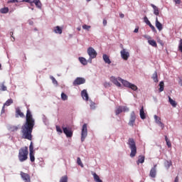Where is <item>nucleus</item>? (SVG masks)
Returning a JSON list of instances; mask_svg holds the SVG:
<instances>
[{"label": "nucleus", "instance_id": "nucleus-51", "mask_svg": "<svg viewBox=\"0 0 182 182\" xmlns=\"http://www.w3.org/2000/svg\"><path fill=\"white\" fill-rule=\"evenodd\" d=\"M92 59H95V58L90 57L87 62H88V63H92Z\"/></svg>", "mask_w": 182, "mask_h": 182}, {"label": "nucleus", "instance_id": "nucleus-12", "mask_svg": "<svg viewBox=\"0 0 182 182\" xmlns=\"http://www.w3.org/2000/svg\"><path fill=\"white\" fill-rule=\"evenodd\" d=\"M90 58H96V56H97V53L96 52V50H95V48H93V47H90L87 48V50Z\"/></svg>", "mask_w": 182, "mask_h": 182}, {"label": "nucleus", "instance_id": "nucleus-44", "mask_svg": "<svg viewBox=\"0 0 182 182\" xmlns=\"http://www.w3.org/2000/svg\"><path fill=\"white\" fill-rule=\"evenodd\" d=\"M50 79H51L53 85H56V86H58V81L56 80L55 78H54L53 76H50Z\"/></svg>", "mask_w": 182, "mask_h": 182}, {"label": "nucleus", "instance_id": "nucleus-21", "mask_svg": "<svg viewBox=\"0 0 182 182\" xmlns=\"http://www.w3.org/2000/svg\"><path fill=\"white\" fill-rule=\"evenodd\" d=\"M24 117L25 115L23 114L22 112H21V109H19V107H17L16 109V117Z\"/></svg>", "mask_w": 182, "mask_h": 182}, {"label": "nucleus", "instance_id": "nucleus-54", "mask_svg": "<svg viewBox=\"0 0 182 182\" xmlns=\"http://www.w3.org/2000/svg\"><path fill=\"white\" fill-rule=\"evenodd\" d=\"M3 113H5V105H3L2 109H1V114Z\"/></svg>", "mask_w": 182, "mask_h": 182}, {"label": "nucleus", "instance_id": "nucleus-52", "mask_svg": "<svg viewBox=\"0 0 182 182\" xmlns=\"http://www.w3.org/2000/svg\"><path fill=\"white\" fill-rule=\"evenodd\" d=\"M95 102H91V104H90V108L91 109H95Z\"/></svg>", "mask_w": 182, "mask_h": 182}, {"label": "nucleus", "instance_id": "nucleus-28", "mask_svg": "<svg viewBox=\"0 0 182 182\" xmlns=\"http://www.w3.org/2000/svg\"><path fill=\"white\" fill-rule=\"evenodd\" d=\"M79 61L80 62V63H82V65H87V60H86V58H83V57H79Z\"/></svg>", "mask_w": 182, "mask_h": 182}, {"label": "nucleus", "instance_id": "nucleus-58", "mask_svg": "<svg viewBox=\"0 0 182 182\" xmlns=\"http://www.w3.org/2000/svg\"><path fill=\"white\" fill-rule=\"evenodd\" d=\"M134 32V33H137V32H139V28H135Z\"/></svg>", "mask_w": 182, "mask_h": 182}, {"label": "nucleus", "instance_id": "nucleus-13", "mask_svg": "<svg viewBox=\"0 0 182 182\" xmlns=\"http://www.w3.org/2000/svg\"><path fill=\"white\" fill-rule=\"evenodd\" d=\"M63 132L65 134L66 137H72L73 136V132L70 129L66 127H62Z\"/></svg>", "mask_w": 182, "mask_h": 182}, {"label": "nucleus", "instance_id": "nucleus-39", "mask_svg": "<svg viewBox=\"0 0 182 182\" xmlns=\"http://www.w3.org/2000/svg\"><path fill=\"white\" fill-rule=\"evenodd\" d=\"M43 123L46 125V124H49V122L48 121V118L46 117V116H45L44 114H43Z\"/></svg>", "mask_w": 182, "mask_h": 182}, {"label": "nucleus", "instance_id": "nucleus-49", "mask_svg": "<svg viewBox=\"0 0 182 182\" xmlns=\"http://www.w3.org/2000/svg\"><path fill=\"white\" fill-rule=\"evenodd\" d=\"M104 86L105 87H110V82H105Z\"/></svg>", "mask_w": 182, "mask_h": 182}, {"label": "nucleus", "instance_id": "nucleus-55", "mask_svg": "<svg viewBox=\"0 0 182 182\" xmlns=\"http://www.w3.org/2000/svg\"><path fill=\"white\" fill-rule=\"evenodd\" d=\"M103 25L104 26H106V25H107V21H106L105 19L103 20Z\"/></svg>", "mask_w": 182, "mask_h": 182}, {"label": "nucleus", "instance_id": "nucleus-20", "mask_svg": "<svg viewBox=\"0 0 182 182\" xmlns=\"http://www.w3.org/2000/svg\"><path fill=\"white\" fill-rule=\"evenodd\" d=\"M139 115H140V118L142 120H144V119H146V113H144V107H141V108L140 109Z\"/></svg>", "mask_w": 182, "mask_h": 182}, {"label": "nucleus", "instance_id": "nucleus-5", "mask_svg": "<svg viewBox=\"0 0 182 182\" xmlns=\"http://www.w3.org/2000/svg\"><path fill=\"white\" fill-rule=\"evenodd\" d=\"M130 109L127 106H119L115 109L116 116H119L120 113H126L129 112Z\"/></svg>", "mask_w": 182, "mask_h": 182}, {"label": "nucleus", "instance_id": "nucleus-4", "mask_svg": "<svg viewBox=\"0 0 182 182\" xmlns=\"http://www.w3.org/2000/svg\"><path fill=\"white\" fill-rule=\"evenodd\" d=\"M118 80L121 82L125 87H129V89H132V90L134 91L137 90V86H136V85L132 84L129 81L122 79L120 77H118Z\"/></svg>", "mask_w": 182, "mask_h": 182}, {"label": "nucleus", "instance_id": "nucleus-7", "mask_svg": "<svg viewBox=\"0 0 182 182\" xmlns=\"http://www.w3.org/2000/svg\"><path fill=\"white\" fill-rule=\"evenodd\" d=\"M120 55L122 59H123L124 60H129V58H130V53L126 48H123L120 51Z\"/></svg>", "mask_w": 182, "mask_h": 182}, {"label": "nucleus", "instance_id": "nucleus-3", "mask_svg": "<svg viewBox=\"0 0 182 182\" xmlns=\"http://www.w3.org/2000/svg\"><path fill=\"white\" fill-rule=\"evenodd\" d=\"M29 154V151L28 146L21 147L18 151V160L21 163L26 161L28 160V155Z\"/></svg>", "mask_w": 182, "mask_h": 182}, {"label": "nucleus", "instance_id": "nucleus-32", "mask_svg": "<svg viewBox=\"0 0 182 182\" xmlns=\"http://www.w3.org/2000/svg\"><path fill=\"white\" fill-rule=\"evenodd\" d=\"M18 129L19 126H10L9 127V130H10V132H18Z\"/></svg>", "mask_w": 182, "mask_h": 182}, {"label": "nucleus", "instance_id": "nucleus-36", "mask_svg": "<svg viewBox=\"0 0 182 182\" xmlns=\"http://www.w3.org/2000/svg\"><path fill=\"white\" fill-rule=\"evenodd\" d=\"M154 120H155V123H156V124H158V123H160L161 122V118H160L157 115H154Z\"/></svg>", "mask_w": 182, "mask_h": 182}, {"label": "nucleus", "instance_id": "nucleus-43", "mask_svg": "<svg viewBox=\"0 0 182 182\" xmlns=\"http://www.w3.org/2000/svg\"><path fill=\"white\" fill-rule=\"evenodd\" d=\"M144 22L146 23V24L148 25V26L151 24L150 21H149V18H147V16L144 17Z\"/></svg>", "mask_w": 182, "mask_h": 182}, {"label": "nucleus", "instance_id": "nucleus-45", "mask_svg": "<svg viewBox=\"0 0 182 182\" xmlns=\"http://www.w3.org/2000/svg\"><path fill=\"white\" fill-rule=\"evenodd\" d=\"M148 26H149V28H151V29L153 32H154L155 33H157V30H156V27H154V26L151 25V23Z\"/></svg>", "mask_w": 182, "mask_h": 182}, {"label": "nucleus", "instance_id": "nucleus-15", "mask_svg": "<svg viewBox=\"0 0 182 182\" xmlns=\"http://www.w3.org/2000/svg\"><path fill=\"white\" fill-rule=\"evenodd\" d=\"M111 82L115 85V86H117V87H121L122 84H120L119 82V78H116V77H111Z\"/></svg>", "mask_w": 182, "mask_h": 182}, {"label": "nucleus", "instance_id": "nucleus-14", "mask_svg": "<svg viewBox=\"0 0 182 182\" xmlns=\"http://www.w3.org/2000/svg\"><path fill=\"white\" fill-rule=\"evenodd\" d=\"M20 176H21L23 181H24V182H31V176H29V174L23 173V171H21L20 173Z\"/></svg>", "mask_w": 182, "mask_h": 182}, {"label": "nucleus", "instance_id": "nucleus-23", "mask_svg": "<svg viewBox=\"0 0 182 182\" xmlns=\"http://www.w3.org/2000/svg\"><path fill=\"white\" fill-rule=\"evenodd\" d=\"M144 156L143 155H140L138 158V160L136 161V164L139 166V164H143V163H144Z\"/></svg>", "mask_w": 182, "mask_h": 182}, {"label": "nucleus", "instance_id": "nucleus-62", "mask_svg": "<svg viewBox=\"0 0 182 182\" xmlns=\"http://www.w3.org/2000/svg\"><path fill=\"white\" fill-rule=\"evenodd\" d=\"M179 85H180V86H182V80H179Z\"/></svg>", "mask_w": 182, "mask_h": 182}, {"label": "nucleus", "instance_id": "nucleus-8", "mask_svg": "<svg viewBox=\"0 0 182 182\" xmlns=\"http://www.w3.org/2000/svg\"><path fill=\"white\" fill-rule=\"evenodd\" d=\"M135 123H136V113L134 112V111H132L130 114V117H129V121L128 122V124L131 127H134Z\"/></svg>", "mask_w": 182, "mask_h": 182}, {"label": "nucleus", "instance_id": "nucleus-29", "mask_svg": "<svg viewBox=\"0 0 182 182\" xmlns=\"http://www.w3.org/2000/svg\"><path fill=\"white\" fill-rule=\"evenodd\" d=\"M152 79L155 83H157L159 82V78L157 76V71H155L152 75Z\"/></svg>", "mask_w": 182, "mask_h": 182}, {"label": "nucleus", "instance_id": "nucleus-47", "mask_svg": "<svg viewBox=\"0 0 182 182\" xmlns=\"http://www.w3.org/2000/svg\"><path fill=\"white\" fill-rule=\"evenodd\" d=\"M56 130L58 133H63V131H62V129L59 126H56Z\"/></svg>", "mask_w": 182, "mask_h": 182}, {"label": "nucleus", "instance_id": "nucleus-64", "mask_svg": "<svg viewBox=\"0 0 182 182\" xmlns=\"http://www.w3.org/2000/svg\"><path fill=\"white\" fill-rule=\"evenodd\" d=\"M120 48H121V49H122V50H123V49H124V48L123 47L122 44H120Z\"/></svg>", "mask_w": 182, "mask_h": 182}, {"label": "nucleus", "instance_id": "nucleus-60", "mask_svg": "<svg viewBox=\"0 0 182 182\" xmlns=\"http://www.w3.org/2000/svg\"><path fill=\"white\" fill-rule=\"evenodd\" d=\"M174 182H178V176L175 178Z\"/></svg>", "mask_w": 182, "mask_h": 182}, {"label": "nucleus", "instance_id": "nucleus-19", "mask_svg": "<svg viewBox=\"0 0 182 182\" xmlns=\"http://www.w3.org/2000/svg\"><path fill=\"white\" fill-rule=\"evenodd\" d=\"M151 6L154 9V15H156V16H159V15L160 14V12L159 11V7L156 6V5L153 4H151Z\"/></svg>", "mask_w": 182, "mask_h": 182}, {"label": "nucleus", "instance_id": "nucleus-18", "mask_svg": "<svg viewBox=\"0 0 182 182\" xmlns=\"http://www.w3.org/2000/svg\"><path fill=\"white\" fill-rule=\"evenodd\" d=\"M102 59L105 63H107V65H110V63H112V60H110V58H109V55H107V54H103Z\"/></svg>", "mask_w": 182, "mask_h": 182}, {"label": "nucleus", "instance_id": "nucleus-2", "mask_svg": "<svg viewBox=\"0 0 182 182\" xmlns=\"http://www.w3.org/2000/svg\"><path fill=\"white\" fill-rule=\"evenodd\" d=\"M129 149L131 150L130 157L133 159L136 157V154H137V146L136 145V140L133 138H129L128 141L127 142Z\"/></svg>", "mask_w": 182, "mask_h": 182}, {"label": "nucleus", "instance_id": "nucleus-11", "mask_svg": "<svg viewBox=\"0 0 182 182\" xmlns=\"http://www.w3.org/2000/svg\"><path fill=\"white\" fill-rule=\"evenodd\" d=\"M156 176H157V164L154 165L149 172V177L151 178H156Z\"/></svg>", "mask_w": 182, "mask_h": 182}, {"label": "nucleus", "instance_id": "nucleus-26", "mask_svg": "<svg viewBox=\"0 0 182 182\" xmlns=\"http://www.w3.org/2000/svg\"><path fill=\"white\" fill-rule=\"evenodd\" d=\"M35 4L36 6H37V8H39V9H41V8H42V3H41L40 0H33L32 1V4Z\"/></svg>", "mask_w": 182, "mask_h": 182}, {"label": "nucleus", "instance_id": "nucleus-46", "mask_svg": "<svg viewBox=\"0 0 182 182\" xmlns=\"http://www.w3.org/2000/svg\"><path fill=\"white\" fill-rule=\"evenodd\" d=\"M90 28V26H87L86 24L82 26V29H85V31H89Z\"/></svg>", "mask_w": 182, "mask_h": 182}, {"label": "nucleus", "instance_id": "nucleus-25", "mask_svg": "<svg viewBox=\"0 0 182 182\" xmlns=\"http://www.w3.org/2000/svg\"><path fill=\"white\" fill-rule=\"evenodd\" d=\"M92 174L94 177V180L95 182H103V181H102V179H100V178L96 174V173L92 172Z\"/></svg>", "mask_w": 182, "mask_h": 182}, {"label": "nucleus", "instance_id": "nucleus-6", "mask_svg": "<svg viewBox=\"0 0 182 182\" xmlns=\"http://www.w3.org/2000/svg\"><path fill=\"white\" fill-rule=\"evenodd\" d=\"M87 137V124H84L81 131V141L83 143L85 139Z\"/></svg>", "mask_w": 182, "mask_h": 182}, {"label": "nucleus", "instance_id": "nucleus-31", "mask_svg": "<svg viewBox=\"0 0 182 182\" xmlns=\"http://www.w3.org/2000/svg\"><path fill=\"white\" fill-rule=\"evenodd\" d=\"M148 43L153 46L154 48H157V43L154 40H149Z\"/></svg>", "mask_w": 182, "mask_h": 182}, {"label": "nucleus", "instance_id": "nucleus-42", "mask_svg": "<svg viewBox=\"0 0 182 182\" xmlns=\"http://www.w3.org/2000/svg\"><path fill=\"white\" fill-rule=\"evenodd\" d=\"M61 99L62 100H68V95H66V94H65V92H62L61 93Z\"/></svg>", "mask_w": 182, "mask_h": 182}, {"label": "nucleus", "instance_id": "nucleus-10", "mask_svg": "<svg viewBox=\"0 0 182 182\" xmlns=\"http://www.w3.org/2000/svg\"><path fill=\"white\" fill-rule=\"evenodd\" d=\"M29 156H30V161L31 163L35 161V154L33 153V143L31 141L29 146Z\"/></svg>", "mask_w": 182, "mask_h": 182}, {"label": "nucleus", "instance_id": "nucleus-9", "mask_svg": "<svg viewBox=\"0 0 182 182\" xmlns=\"http://www.w3.org/2000/svg\"><path fill=\"white\" fill-rule=\"evenodd\" d=\"M86 83V80L83 77H77L73 82V86H79Z\"/></svg>", "mask_w": 182, "mask_h": 182}, {"label": "nucleus", "instance_id": "nucleus-1", "mask_svg": "<svg viewBox=\"0 0 182 182\" xmlns=\"http://www.w3.org/2000/svg\"><path fill=\"white\" fill-rule=\"evenodd\" d=\"M35 126V119L32 117L31 110L28 109L26 117V122L21 126V137L26 140H32V132Z\"/></svg>", "mask_w": 182, "mask_h": 182}, {"label": "nucleus", "instance_id": "nucleus-30", "mask_svg": "<svg viewBox=\"0 0 182 182\" xmlns=\"http://www.w3.org/2000/svg\"><path fill=\"white\" fill-rule=\"evenodd\" d=\"M171 165H172L171 161H166L164 162V166L167 170H168L170 167H171Z\"/></svg>", "mask_w": 182, "mask_h": 182}, {"label": "nucleus", "instance_id": "nucleus-57", "mask_svg": "<svg viewBox=\"0 0 182 182\" xmlns=\"http://www.w3.org/2000/svg\"><path fill=\"white\" fill-rule=\"evenodd\" d=\"M23 2H28L29 4H32V1H31V0H23Z\"/></svg>", "mask_w": 182, "mask_h": 182}, {"label": "nucleus", "instance_id": "nucleus-24", "mask_svg": "<svg viewBox=\"0 0 182 182\" xmlns=\"http://www.w3.org/2000/svg\"><path fill=\"white\" fill-rule=\"evenodd\" d=\"M8 88L5 85V82L0 83V92H6Z\"/></svg>", "mask_w": 182, "mask_h": 182}, {"label": "nucleus", "instance_id": "nucleus-59", "mask_svg": "<svg viewBox=\"0 0 182 182\" xmlns=\"http://www.w3.org/2000/svg\"><path fill=\"white\" fill-rule=\"evenodd\" d=\"M10 2H11V4H14V3H15V2H18V0H10Z\"/></svg>", "mask_w": 182, "mask_h": 182}, {"label": "nucleus", "instance_id": "nucleus-53", "mask_svg": "<svg viewBox=\"0 0 182 182\" xmlns=\"http://www.w3.org/2000/svg\"><path fill=\"white\" fill-rule=\"evenodd\" d=\"M10 36H11V38H13L12 41L14 42V41H15V38L14 37V32H10Z\"/></svg>", "mask_w": 182, "mask_h": 182}, {"label": "nucleus", "instance_id": "nucleus-16", "mask_svg": "<svg viewBox=\"0 0 182 182\" xmlns=\"http://www.w3.org/2000/svg\"><path fill=\"white\" fill-rule=\"evenodd\" d=\"M81 96L84 100H86V102L89 100V94H87V90H83L81 92Z\"/></svg>", "mask_w": 182, "mask_h": 182}, {"label": "nucleus", "instance_id": "nucleus-27", "mask_svg": "<svg viewBox=\"0 0 182 182\" xmlns=\"http://www.w3.org/2000/svg\"><path fill=\"white\" fill-rule=\"evenodd\" d=\"M168 102L173 107H177V102H176L171 97H168Z\"/></svg>", "mask_w": 182, "mask_h": 182}, {"label": "nucleus", "instance_id": "nucleus-61", "mask_svg": "<svg viewBox=\"0 0 182 182\" xmlns=\"http://www.w3.org/2000/svg\"><path fill=\"white\" fill-rule=\"evenodd\" d=\"M119 16H120V18H124V14H119Z\"/></svg>", "mask_w": 182, "mask_h": 182}, {"label": "nucleus", "instance_id": "nucleus-35", "mask_svg": "<svg viewBox=\"0 0 182 182\" xmlns=\"http://www.w3.org/2000/svg\"><path fill=\"white\" fill-rule=\"evenodd\" d=\"M164 90V82L161 81L159 82V92H163Z\"/></svg>", "mask_w": 182, "mask_h": 182}, {"label": "nucleus", "instance_id": "nucleus-48", "mask_svg": "<svg viewBox=\"0 0 182 182\" xmlns=\"http://www.w3.org/2000/svg\"><path fill=\"white\" fill-rule=\"evenodd\" d=\"M157 124H158V126H159V127L161 128L162 130H163V129H164V124L163 122H161L158 123Z\"/></svg>", "mask_w": 182, "mask_h": 182}, {"label": "nucleus", "instance_id": "nucleus-37", "mask_svg": "<svg viewBox=\"0 0 182 182\" xmlns=\"http://www.w3.org/2000/svg\"><path fill=\"white\" fill-rule=\"evenodd\" d=\"M77 164H78V166H80V167L83 168V163H82V160L80 159V157H77Z\"/></svg>", "mask_w": 182, "mask_h": 182}, {"label": "nucleus", "instance_id": "nucleus-38", "mask_svg": "<svg viewBox=\"0 0 182 182\" xmlns=\"http://www.w3.org/2000/svg\"><path fill=\"white\" fill-rule=\"evenodd\" d=\"M59 182H68V176H62Z\"/></svg>", "mask_w": 182, "mask_h": 182}, {"label": "nucleus", "instance_id": "nucleus-17", "mask_svg": "<svg viewBox=\"0 0 182 182\" xmlns=\"http://www.w3.org/2000/svg\"><path fill=\"white\" fill-rule=\"evenodd\" d=\"M155 25L156 28H157L158 31H163V24L159 21V18H156V21H155Z\"/></svg>", "mask_w": 182, "mask_h": 182}, {"label": "nucleus", "instance_id": "nucleus-50", "mask_svg": "<svg viewBox=\"0 0 182 182\" xmlns=\"http://www.w3.org/2000/svg\"><path fill=\"white\" fill-rule=\"evenodd\" d=\"M175 4H176V5H180L181 4V0H173Z\"/></svg>", "mask_w": 182, "mask_h": 182}, {"label": "nucleus", "instance_id": "nucleus-63", "mask_svg": "<svg viewBox=\"0 0 182 182\" xmlns=\"http://www.w3.org/2000/svg\"><path fill=\"white\" fill-rule=\"evenodd\" d=\"M29 25H33V21H29Z\"/></svg>", "mask_w": 182, "mask_h": 182}, {"label": "nucleus", "instance_id": "nucleus-33", "mask_svg": "<svg viewBox=\"0 0 182 182\" xmlns=\"http://www.w3.org/2000/svg\"><path fill=\"white\" fill-rule=\"evenodd\" d=\"M1 14H8L9 12V9L8 7H4L0 9Z\"/></svg>", "mask_w": 182, "mask_h": 182}, {"label": "nucleus", "instance_id": "nucleus-22", "mask_svg": "<svg viewBox=\"0 0 182 182\" xmlns=\"http://www.w3.org/2000/svg\"><path fill=\"white\" fill-rule=\"evenodd\" d=\"M53 32H55V33H58V35H62V28H60L59 26H57L54 28Z\"/></svg>", "mask_w": 182, "mask_h": 182}, {"label": "nucleus", "instance_id": "nucleus-56", "mask_svg": "<svg viewBox=\"0 0 182 182\" xmlns=\"http://www.w3.org/2000/svg\"><path fill=\"white\" fill-rule=\"evenodd\" d=\"M158 42H159V43H160V45H161V46H164V43H163V41L159 40Z\"/></svg>", "mask_w": 182, "mask_h": 182}, {"label": "nucleus", "instance_id": "nucleus-34", "mask_svg": "<svg viewBox=\"0 0 182 182\" xmlns=\"http://www.w3.org/2000/svg\"><path fill=\"white\" fill-rule=\"evenodd\" d=\"M14 103V100L12 99H9L4 104V106H11Z\"/></svg>", "mask_w": 182, "mask_h": 182}, {"label": "nucleus", "instance_id": "nucleus-40", "mask_svg": "<svg viewBox=\"0 0 182 182\" xmlns=\"http://www.w3.org/2000/svg\"><path fill=\"white\" fill-rule=\"evenodd\" d=\"M165 140L166 141V145L168 146V147H171V142H170V140L168 139V138H167V136H165Z\"/></svg>", "mask_w": 182, "mask_h": 182}, {"label": "nucleus", "instance_id": "nucleus-41", "mask_svg": "<svg viewBox=\"0 0 182 182\" xmlns=\"http://www.w3.org/2000/svg\"><path fill=\"white\" fill-rule=\"evenodd\" d=\"M178 49L182 53V38H181L180 41H179V44H178Z\"/></svg>", "mask_w": 182, "mask_h": 182}]
</instances>
